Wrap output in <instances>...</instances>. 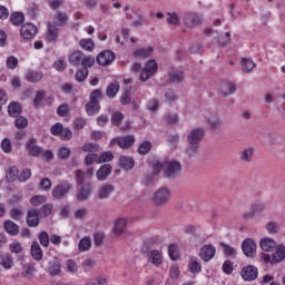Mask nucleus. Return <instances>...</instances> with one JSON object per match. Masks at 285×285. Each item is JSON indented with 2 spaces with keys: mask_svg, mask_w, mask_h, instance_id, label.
Segmentation results:
<instances>
[{
  "mask_svg": "<svg viewBox=\"0 0 285 285\" xmlns=\"http://www.w3.org/2000/svg\"><path fill=\"white\" fill-rule=\"evenodd\" d=\"M285 259V246L279 245L275 248V253L272 255V264H279Z\"/></svg>",
  "mask_w": 285,
  "mask_h": 285,
  "instance_id": "28",
  "label": "nucleus"
},
{
  "mask_svg": "<svg viewBox=\"0 0 285 285\" xmlns=\"http://www.w3.org/2000/svg\"><path fill=\"white\" fill-rule=\"evenodd\" d=\"M165 121L168 126H175V124H179V116L176 114H167L165 115Z\"/></svg>",
  "mask_w": 285,
  "mask_h": 285,
  "instance_id": "61",
  "label": "nucleus"
},
{
  "mask_svg": "<svg viewBox=\"0 0 285 285\" xmlns=\"http://www.w3.org/2000/svg\"><path fill=\"white\" fill-rule=\"evenodd\" d=\"M53 208L55 206L52 204H45L43 206L40 207V209H38L39 215L43 218L50 217V215H52Z\"/></svg>",
  "mask_w": 285,
  "mask_h": 285,
  "instance_id": "47",
  "label": "nucleus"
},
{
  "mask_svg": "<svg viewBox=\"0 0 285 285\" xmlns=\"http://www.w3.org/2000/svg\"><path fill=\"white\" fill-rule=\"evenodd\" d=\"M169 80L171 83H181V81H184V71H169Z\"/></svg>",
  "mask_w": 285,
  "mask_h": 285,
  "instance_id": "44",
  "label": "nucleus"
},
{
  "mask_svg": "<svg viewBox=\"0 0 285 285\" xmlns=\"http://www.w3.org/2000/svg\"><path fill=\"white\" fill-rule=\"evenodd\" d=\"M120 86L118 81L109 83L106 88V96L108 99H115L119 92Z\"/></svg>",
  "mask_w": 285,
  "mask_h": 285,
  "instance_id": "30",
  "label": "nucleus"
},
{
  "mask_svg": "<svg viewBox=\"0 0 285 285\" xmlns=\"http://www.w3.org/2000/svg\"><path fill=\"white\" fill-rule=\"evenodd\" d=\"M81 66L85 70H88V68H92L95 66V57L83 56Z\"/></svg>",
  "mask_w": 285,
  "mask_h": 285,
  "instance_id": "54",
  "label": "nucleus"
},
{
  "mask_svg": "<svg viewBox=\"0 0 285 285\" xmlns=\"http://www.w3.org/2000/svg\"><path fill=\"white\" fill-rule=\"evenodd\" d=\"M76 184L78 186H83L86 185V173H83V170L81 169H77L76 170Z\"/></svg>",
  "mask_w": 285,
  "mask_h": 285,
  "instance_id": "58",
  "label": "nucleus"
},
{
  "mask_svg": "<svg viewBox=\"0 0 285 285\" xmlns=\"http://www.w3.org/2000/svg\"><path fill=\"white\" fill-rule=\"evenodd\" d=\"M218 46H222V48H225V46H228L230 43V32H226L224 36H220L217 40Z\"/></svg>",
  "mask_w": 285,
  "mask_h": 285,
  "instance_id": "62",
  "label": "nucleus"
},
{
  "mask_svg": "<svg viewBox=\"0 0 285 285\" xmlns=\"http://www.w3.org/2000/svg\"><path fill=\"white\" fill-rule=\"evenodd\" d=\"M181 174V163L177 160H170L164 165V175L166 179H177V176Z\"/></svg>",
  "mask_w": 285,
  "mask_h": 285,
  "instance_id": "5",
  "label": "nucleus"
},
{
  "mask_svg": "<svg viewBox=\"0 0 285 285\" xmlns=\"http://www.w3.org/2000/svg\"><path fill=\"white\" fill-rule=\"evenodd\" d=\"M157 61H147V63L145 65L144 69L140 72V81H148V79H150V77H153V75L157 72Z\"/></svg>",
  "mask_w": 285,
  "mask_h": 285,
  "instance_id": "8",
  "label": "nucleus"
},
{
  "mask_svg": "<svg viewBox=\"0 0 285 285\" xmlns=\"http://www.w3.org/2000/svg\"><path fill=\"white\" fill-rule=\"evenodd\" d=\"M75 79L79 83L83 82L85 79H88V69H79L75 75Z\"/></svg>",
  "mask_w": 285,
  "mask_h": 285,
  "instance_id": "59",
  "label": "nucleus"
},
{
  "mask_svg": "<svg viewBox=\"0 0 285 285\" xmlns=\"http://www.w3.org/2000/svg\"><path fill=\"white\" fill-rule=\"evenodd\" d=\"M153 150V142L150 140L142 141L137 149L138 155H148Z\"/></svg>",
  "mask_w": 285,
  "mask_h": 285,
  "instance_id": "42",
  "label": "nucleus"
},
{
  "mask_svg": "<svg viewBox=\"0 0 285 285\" xmlns=\"http://www.w3.org/2000/svg\"><path fill=\"white\" fill-rule=\"evenodd\" d=\"M184 23L187 28H197L202 23V17L197 13H187L184 19Z\"/></svg>",
  "mask_w": 285,
  "mask_h": 285,
  "instance_id": "20",
  "label": "nucleus"
},
{
  "mask_svg": "<svg viewBox=\"0 0 285 285\" xmlns=\"http://www.w3.org/2000/svg\"><path fill=\"white\" fill-rule=\"evenodd\" d=\"M170 202V189L163 187L159 188L154 195V204L156 206H166Z\"/></svg>",
  "mask_w": 285,
  "mask_h": 285,
  "instance_id": "6",
  "label": "nucleus"
},
{
  "mask_svg": "<svg viewBox=\"0 0 285 285\" xmlns=\"http://www.w3.org/2000/svg\"><path fill=\"white\" fill-rule=\"evenodd\" d=\"M112 173V166L110 164H105L96 173L98 181H106L108 176Z\"/></svg>",
  "mask_w": 285,
  "mask_h": 285,
  "instance_id": "22",
  "label": "nucleus"
},
{
  "mask_svg": "<svg viewBox=\"0 0 285 285\" xmlns=\"http://www.w3.org/2000/svg\"><path fill=\"white\" fill-rule=\"evenodd\" d=\"M168 255L173 262H177V259H179V252L177 245L171 244L168 246Z\"/></svg>",
  "mask_w": 285,
  "mask_h": 285,
  "instance_id": "52",
  "label": "nucleus"
},
{
  "mask_svg": "<svg viewBox=\"0 0 285 285\" xmlns=\"http://www.w3.org/2000/svg\"><path fill=\"white\" fill-rule=\"evenodd\" d=\"M70 190H72V184L68 180H62L56 187H53L51 195L53 199H66L68 195H70Z\"/></svg>",
  "mask_w": 285,
  "mask_h": 285,
  "instance_id": "4",
  "label": "nucleus"
},
{
  "mask_svg": "<svg viewBox=\"0 0 285 285\" xmlns=\"http://www.w3.org/2000/svg\"><path fill=\"white\" fill-rule=\"evenodd\" d=\"M281 225L277 222H269L266 224V230L272 235H277L279 233Z\"/></svg>",
  "mask_w": 285,
  "mask_h": 285,
  "instance_id": "55",
  "label": "nucleus"
},
{
  "mask_svg": "<svg viewBox=\"0 0 285 285\" xmlns=\"http://www.w3.org/2000/svg\"><path fill=\"white\" fill-rule=\"evenodd\" d=\"M83 153H99V144L87 142L82 146Z\"/></svg>",
  "mask_w": 285,
  "mask_h": 285,
  "instance_id": "57",
  "label": "nucleus"
},
{
  "mask_svg": "<svg viewBox=\"0 0 285 285\" xmlns=\"http://www.w3.org/2000/svg\"><path fill=\"white\" fill-rule=\"evenodd\" d=\"M90 248H92V240H90V237L86 236L79 240L78 250H80V253H86V250H90Z\"/></svg>",
  "mask_w": 285,
  "mask_h": 285,
  "instance_id": "37",
  "label": "nucleus"
},
{
  "mask_svg": "<svg viewBox=\"0 0 285 285\" xmlns=\"http://www.w3.org/2000/svg\"><path fill=\"white\" fill-rule=\"evenodd\" d=\"M38 29L35 24L27 22L24 24H22V27L20 28V37H22V39L30 41V39H33V37L37 36Z\"/></svg>",
  "mask_w": 285,
  "mask_h": 285,
  "instance_id": "11",
  "label": "nucleus"
},
{
  "mask_svg": "<svg viewBox=\"0 0 285 285\" xmlns=\"http://www.w3.org/2000/svg\"><path fill=\"white\" fill-rule=\"evenodd\" d=\"M148 262L154 264V266H161V264L164 262L163 256H161V252H159L157 249L150 250L149 254H148Z\"/></svg>",
  "mask_w": 285,
  "mask_h": 285,
  "instance_id": "29",
  "label": "nucleus"
},
{
  "mask_svg": "<svg viewBox=\"0 0 285 285\" xmlns=\"http://www.w3.org/2000/svg\"><path fill=\"white\" fill-rule=\"evenodd\" d=\"M22 110L23 109L21 107V104L17 102V101H12L8 106L9 117H19V115H21Z\"/></svg>",
  "mask_w": 285,
  "mask_h": 285,
  "instance_id": "31",
  "label": "nucleus"
},
{
  "mask_svg": "<svg viewBox=\"0 0 285 285\" xmlns=\"http://www.w3.org/2000/svg\"><path fill=\"white\" fill-rule=\"evenodd\" d=\"M3 228L8 235H11V237H17V235H19V225L12 220H4Z\"/></svg>",
  "mask_w": 285,
  "mask_h": 285,
  "instance_id": "24",
  "label": "nucleus"
},
{
  "mask_svg": "<svg viewBox=\"0 0 285 285\" xmlns=\"http://www.w3.org/2000/svg\"><path fill=\"white\" fill-rule=\"evenodd\" d=\"M6 179L7 181H17V179L19 180V169L14 166L9 167L7 169V174H6Z\"/></svg>",
  "mask_w": 285,
  "mask_h": 285,
  "instance_id": "39",
  "label": "nucleus"
},
{
  "mask_svg": "<svg viewBox=\"0 0 285 285\" xmlns=\"http://www.w3.org/2000/svg\"><path fill=\"white\" fill-rule=\"evenodd\" d=\"M31 257L36 259V262L43 259V249H41V245H39L38 242L31 243Z\"/></svg>",
  "mask_w": 285,
  "mask_h": 285,
  "instance_id": "25",
  "label": "nucleus"
},
{
  "mask_svg": "<svg viewBox=\"0 0 285 285\" xmlns=\"http://www.w3.org/2000/svg\"><path fill=\"white\" fill-rule=\"evenodd\" d=\"M112 159H115L112 151H104L100 156H98L97 164H106L108 161H112Z\"/></svg>",
  "mask_w": 285,
  "mask_h": 285,
  "instance_id": "50",
  "label": "nucleus"
},
{
  "mask_svg": "<svg viewBox=\"0 0 285 285\" xmlns=\"http://www.w3.org/2000/svg\"><path fill=\"white\" fill-rule=\"evenodd\" d=\"M14 126L16 128H18V130H23L24 128H28V118L23 116L16 117Z\"/></svg>",
  "mask_w": 285,
  "mask_h": 285,
  "instance_id": "51",
  "label": "nucleus"
},
{
  "mask_svg": "<svg viewBox=\"0 0 285 285\" xmlns=\"http://www.w3.org/2000/svg\"><path fill=\"white\" fill-rule=\"evenodd\" d=\"M10 21L12 26H21L23 21H26V16H23V12H12L10 16Z\"/></svg>",
  "mask_w": 285,
  "mask_h": 285,
  "instance_id": "40",
  "label": "nucleus"
},
{
  "mask_svg": "<svg viewBox=\"0 0 285 285\" xmlns=\"http://www.w3.org/2000/svg\"><path fill=\"white\" fill-rule=\"evenodd\" d=\"M119 166L124 170H132L135 168V159L130 156H120Z\"/></svg>",
  "mask_w": 285,
  "mask_h": 285,
  "instance_id": "26",
  "label": "nucleus"
},
{
  "mask_svg": "<svg viewBox=\"0 0 285 285\" xmlns=\"http://www.w3.org/2000/svg\"><path fill=\"white\" fill-rule=\"evenodd\" d=\"M255 63L250 59L243 58L242 60V68L244 72H253L255 70Z\"/></svg>",
  "mask_w": 285,
  "mask_h": 285,
  "instance_id": "49",
  "label": "nucleus"
},
{
  "mask_svg": "<svg viewBox=\"0 0 285 285\" xmlns=\"http://www.w3.org/2000/svg\"><path fill=\"white\" fill-rule=\"evenodd\" d=\"M24 148L28 150L30 157H39L43 153V149L38 146L37 139L30 138L26 145Z\"/></svg>",
  "mask_w": 285,
  "mask_h": 285,
  "instance_id": "15",
  "label": "nucleus"
},
{
  "mask_svg": "<svg viewBox=\"0 0 285 285\" xmlns=\"http://www.w3.org/2000/svg\"><path fill=\"white\" fill-rule=\"evenodd\" d=\"M38 239L41 246H43L45 248H48V246H50V236L48 235V232H41L38 235Z\"/></svg>",
  "mask_w": 285,
  "mask_h": 285,
  "instance_id": "53",
  "label": "nucleus"
},
{
  "mask_svg": "<svg viewBox=\"0 0 285 285\" xmlns=\"http://www.w3.org/2000/svg\"><path fill=\"white\" fill-rule=\"evenodd\" d=\"M79 46L82 50H87V52H92V50H95V41L90 38L81 39Z\"/></svg>",
  "mask_w": 285,
  "mask_h": 285,
  "instance_id": "45",
  "label": "nucleus"
},
{
  "mask_svg": "<svg viewBox=\"0 0 285 285\" xmlns=\"http://www.w3.org/2000/svg\"><path fill=\"white\" fill-rule=\"evenodd\" d=\"M0 264L6 268L7 271H10L14 266V261L12 259V255L10 254H3L0 256Z\"/></svg>",
  "mask_w": 285,
  "mask_h": 285,
  "instance_id": "36",
  "label": "nucleus"
},
{
  "mask_svg": "<svg viewBox=\"0 0 285 285\" xmlns=\"http://www.w3.org/2000/svg\"><path fill=\"white\" fill-rule=\"evenodd\" d=\"M30 204L31 206H41V204H46V196H41V195L33 196L30 199Z\"/></svg>",
  "mask_w": 285,
  "mask_h": 285,
  "instance_id": "63",
  "label": "nucleus"
},
{
  "mask_svg": "<svg viewBox=\"0 0 285 285\" xmlns=\"http://www.w3.org/2000/svg\"><path fill=\"white\" fill-rule=\"evenodd\" d=\"M83 52L77 50L73 51L70 56H69V63L71 66H75V68H79V66H81V63L83 62Z\"/></svg>",
  "mask_w": 285,
  "mask_h": 285,
  "instance_id": "27",
  "label": "nucleus"
},
{
  "mask_svg": "<svg viewBox=\"0 0 285 285\" xmlns=\"http://www.w3.org/2000/svg\"><path fill=\"white\" fill-rule=\"evenodd\" d=\"M136 138L132 135L116 137L110 140V148L115 146H119L121 150H128V148H132L135 146Z\"/></svg>",
  "mask_w": 285,
  "mask_h": 285,
  "instance_id": "3",
  "label": "nucleus"
},
{
  "mask_svg": "<svg viewBox=\"0 0 285 285\" xmlns=\"http://www.w3.org/2000/svg\"><path fill=\"white\" fill-rule=\"evenodd\" d=\"M45 39L48 43H57L59 41V27H56L52 22H48Z\"/></svg>",
  "mask_w": 285,
  "mask_h": 285,
  "instance_id": "10",
  "label": "nucleus"
},
{
  "mask_svg": "<svg viewBox=\"0 0 285 285\" xmlns=\"http://www.w3.org/2000/svg\"><path fill=\"white\" fill-rule=\"evenodd\" d=\"M121 121H124V114L121 111H116L111 115V124L114 126H121Z\"/></svg>",
  "mask_w": 285,
  "mask_h": 285,
  "instance_id": "60",
  "label": "nucleus"
},
{
  "mask_svg": "<svg viewBox=\"0 0 285 285\" xmlns=\"http://www.w3.org/2000/svg\"><path fill=\"white\" fill-rule=\"evenodd\" d=\"M207 124L210 128V130L215 131V130H219V128H222V121L219 118H209L207 120Z\"/></svg>",
  "mask_w": 285,
  "mask_h": 285,
  "instance_id": "56",
  "label": "nucleus"
},
{
  "mask_svg": "<svg viewBox=\"0 0 285 285\" xmlns=\"http://www.w3.org/2000/svg\"><path fill=\"white\" fill-rule=\"evenodd\" d=\"M48 273L51 277L61 275V259H59V257H53V259L49 262Z\"/></svg>",
  "mask_w": 285,
  "mask_h": 285,
  "instance_id": "18",
  "label": "nucleus"
},
{
  "mask_svg": "<svg viewBox=\"0 0 285 285\" xmlns=\"http://www.w3.org/2000/svg\"><path fill=\"white\" fill-rule=\"evenodd\" d=\"M99 99H104V92L101 89H95L89 95V101L85 106V110L89 117H94V115H98L99 110H101V105H99Z\"/></svg>",
  "mask_w": 285,
  "mask_h": 285,
  "instance_id": "2",
  "label": "nucleus"
},
{
  "mask_svg": "<svg viewBox=\"0 0 285 285\" xmlns=\"http://www.w3.org/2000/svg\"><path fill=\"white\" fill-rule=\"evenodd\" d=\"M216 253H217V248H215V246L208 244V245H204L200 248L199 256L203 259V262H210V259H213V257H215Z\"/></svg>",
  "mask_w": 285,
  "mask_h": 285,
  "instance_id": "16",
  "label": "nucleus"
},
{
  "mask_svg": "<svg viewBox=\"0 0 285 285\" xmlns=\"http://www.w3.org/2000/svg\"><path fill=\"white\" fill-rule=\"evenodd\" d=\"M115 52L105 50L97 56L96 61L99 66H110L115 61Z\"/></svg>",
  "mask_w": 285,
  "mask_h": 285,
  "instance_id": "14",
  "label": "nucleus"
},
{
  "mask_svg": "<svg viewBox=\"0 0 285 285\" xmlns=\"http://www.w3.org/2000/svg\"><path fill=\"white\" fill-rule=\"evenodd\" d=\"M188 268L190 273H194V274L202 273V264H199V261L195 257L190 258Z\"/></svg>",
  "mask_w": 285,
  "mask_h": 285,
  "instance_id": "46",
  "label": "nucleus"
},
{
  "mask_svg": "<svg viewBox=\"0 0 285 285\" xmlns=\"http://www.w3.org/2000/svg\"><path fill=\"white\" fill-rule=\"evenodd\" d=\"M27 81L30 83H37L43 79V72L41 71H29L26 76Z\"/></svg>",
  "mask_w": 285,
  "mask_h": 285,
  "instance_id": "38",
  "label": "nucleus"
},
{
  "mask_svg": "<svg viewBox=\"0 0 285 285\" xmlns=\"http://www.w3.org/2000/svg\"><path fill=\"white\" fill-rule=\"evenodd\" d=\"M255 155V149L252 147L245 148L242 153H240V161H244V164H250V161H253V157Z\"/></svg>",
  "mask_w": 285,
  "mask_h": 285,
  "instance_id": "32",
  "label": "nucleus"
},
{
  "mask_svg": "<svg viewBox=\"0 0 285 285\" xmlns=\"http://www.w3.org/2000/svg\"><path fill=\"white\" fill-rule=\"evenodd\" d=\"M126 219L124 218H119L115 222V226H114V233L115 235H117L118 237L124 235V232L126 230Z\"/></svg>",
  "mask_w": 285,
  "mask_h": 285,
  "instance_id": "33",
  "label": "nucleus"
},
{
  "mask_svg": "<svg viewBox=\"0 0 285 285\" xmlns=\"http://www.w3.org/2000/svg\"><path fill=\"white\" fill-rule=\"evenodd\" d=\"M91 194H92V184L87 181L85 185L77 186L76 199L78 202H86L87 199H89Z\"/></svg>",
  "mask_w": 285,
  "mask_h": 285,
  "instance_id": "9",
  "label": "nucleus"
},
{
  "mask_svg": "<svg viewBox=\"0 0 285 285\" xmlns=\"http://www.w3.org/2000/svg\"><path fill=\"white\" fill-rule=\"evenodd\" d=\"M27 226H29V228H37V226H39V224H41V216L39 214V209L38 208H29L27 212Z\"/></svg>",
  "mask_w": 285,
  "mask_h": 285,
  "instance_id": "7",
  "label": "nucleus"
},
{
  "mask_svg": "<svg viewBox=\"0 0 285 285\" xmlns=\"http://www.w3.org/2000/svg\"><path fill=\"white\" fill-rule=\"evenodd\" d=\"M259 246L265 253H273L277 248V243L273 238L265 237L261 239Z\"/></svg>",
  "mask_w": 285,
  "mask_h": 285,
  "instance_id": "21",
  "label": "nucleus"
},
{
  "mask_svg": "<svg viewBox=\"0 0 285 285\" xmlns=\"http://www.w3.org/2000/svg\"><path fill=\"white\" fill-rule=\"evenodd\" d=\"M35 273H37V267H35V264L27 263V264L22 265L21 275L26 279H35Z\"/></svg>",
  "mask_w": 285,
  "mask_h": 285,
  "instance_id": "23",
  "label": "nucleus"
},
{
  "mask_svg": "<svg viewBox=\"0 0 285 285\" xmlns=\"http://www.w3.org/2000/svg\"><path fill=\"white\" fill-rule=\"evenodd\" d=\"M240 275L245 282H255L259 275V271L253 265H247L242 268Z\"/></svg>",
  "mask_w": 285,
  "mask_h": 285,
  "instance_id": "13",
  "label": "nucleus"
},
{
  "mask_svg": "<svg viewBox=\"0 0 285 285\" xmlns=\"http://www.w3.org/2000/svg\"><path fill=\"white\" fill-rule=\"evenodd\" d=\"M151 55H153V47L140 48L134 51V57L139 59H148V57H151Z\"/></svg>",
  "mask_w": 285,
  "mask_h": 285,
  "instance_id": "35",
  "label": "nucleus"
},
{
  "mask_svg": "<svg viewBox=\"0 0 285 285\" xmlns=\"http://www.w3.org/2000/svg\"><path fill=\"white\" fill-rule=\"evenodd\" d=\"M204 137H206L204 128H194L187 135V147L185 149V154L189 159L199 155V148L202 141H204Z\"/></svg>",
  "mask_w": 285,
  "mask_h": 285,
  "instance_id": "1",
  "label": "nucleus"
},
{
  "mask_svg": "<svg viewBox=\"0 0 285 285\" xmlns=\"http://www.w3.org/2000/svg\"><path fill=\"white\" fill-rule=\"evenodd\" d=\"M115 190V186L112 185H104L100 187L98 191L99 199H108L110 197V194Z\"/></svg>",
  "mask_w": 285,
  "mask_h": 285,
  "instance_id": "34",
  "label": "nucleus"
},
{
  "mask_svg": "<svg viewBox=\"0 0 285 285\" xmlns=\"http://www.w3.org/2000/svg\"><path fill=\"white\" fill-rule=\"evenodd\" d=\"M167 14H168L167 23H169V26H179V16H177V12L167 13Z\"/></svg>",
  "mask_w": 285,
  "mask_h": 285,
  "instance_id": "64",
  "label": "nucleus"
},
{
  "mask_svg": "<svg viewBox=\"0 0 285 285\" xmlns=\"http://www.w3.org/2000/svg\"><path fill=\"white\" fill-rule=\"evenodd\" d=\"M242 250L246 257H255L257 255V244L252 238H246L242 243Z\"/></svg>",
  "mask_w": 285,
  "mask_h": 285,
  "instance_id": "12",
  "label": "nucleus"
},
{
  "mask_svg": "<svg viewBox=\"0 0 285 285\" xmlns=\"http://www.w3.org/2000/svg\"><path fill=\"white\" fill-rule=\"evenodd\" d=\"M9 215H10L11 219H14V222H19V219H21V217H23V208L12 207L9 210Z\"/></svg>",
  "mask_w": 285,
  "mask_h": 285,
  "instance_id": "48",
  "label": "nucleus"
},
{
  "mask_svg": "<svg viewBox=\"0 0 285 285\" xmlns=\"http://www.w3.org/2000/svg\"><path fill=\"white\" fill-rule=\"evenodd\" d=\"M236 90L237 86L230 81H224L219 86L222 97H230V95H235Z\"/></svg>",
  "mask_w": 285,
  "mask_h": 285,
  "instance_id": "17",
  "label": "nucleus"
},
{
  "mask_svg": "<svg viewBox=\"0 0 285 285\" xmlns=\"http://www.w3.org/2000/svg\"><path fill=\"white\" fill-rule=\"evenodd\" d=\"M219 244L224 250L225 257L235 258L237 256V249H235V247H232L230 245L223 243V242Z\"/></svg>",
  "mask_w": 285,
  "mask_h": 285,
  "instance_id": "43",
  "label": "nucleus"
},
{
  "mask_svg": "<svg viewBox=\"0 0 285 285\" xmlns=\"http://www.w3.org/2000/svg\"><path fill=\"white\" fill-rule=\"evenodd\" d=\"M68 21H69L68 13L61 10H57L56 13L53 14V22L51 23H55L57 28H63V26H66Z\"/></svg>",
  "mask_w": 285,
  "mask_h": 285,
  "instance_id": "19",
  "label": "nucleus"
},
{
  "mask_svg": "<svg viewBox=\"0 0 285 285\" xmlns=\"http://www.w3.org/2000/svg\"><path fill=\"white\" fill-rule=\"evenodd\" d=\"M43 99H46V91H37L36 97L33 98V108H43Z\"/></svg>",
  "mask_w": 285,
  "mask_h": 285,
  "instance_id": "41",
  "label": "nucleus"
}]
</instances>
